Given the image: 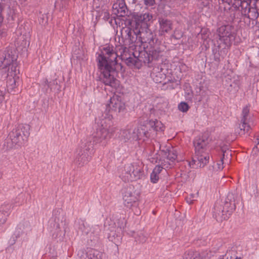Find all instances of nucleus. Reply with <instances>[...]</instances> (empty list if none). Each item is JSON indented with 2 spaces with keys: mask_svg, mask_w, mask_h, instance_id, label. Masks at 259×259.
I'll use <instances>...</instances> for the list:
<instances>
[{
  "mask_svg": "<svg viewBox=\"0 0 259 259\" xmlns=\"http://www.w3.org/2000/svg\"><path fill=\"white\" fill-rule=\"evenodd\" d=\"M97 66L101 72V78L106 85L116 89L119 85V81L115 77L116 66L118 65L117 58L119 57L113 46H105L97 53Z\"/></svg>",
  "mask_w": 259,
  "mask_h": 259,
  "instance_id": "1",
  "label": "nucleus"
},
{
  "mask_svg": "<svg viewBox=\"0 0 259 259\" xmlns=\"http://www.w3.org/2000/svg\"><path fill=\"white\" fill-rule=\"evenodd\" d=\"M112 118V115H109L101 120L93 135V145L100 144L105 146L112 137L116 131V128L113 126Z\"/></svg>",
  "mask_w": 259,
  "mask_h": 259,
  "instance_id": "2",
  "label": "nucleus"
},
{
  "mask_svg": "<svg viewBox=\"0 0 259 259\" xmlns=\"http://www.w3.org/2000/svg\"><path fill=\"white\" fill-rule=\"evenodd\" d=\"M93 144L90 141L82 142L81 145L76 149V155L74 162L80 167L87 164L92 158Z\"/></svg>",
  "mask_w": 259,
  "mask_h": 259,
  "instance_id": "3",
  "label": "nucleus"
},
{
  "mask_svg": "<svg viewBox=\"0 0 259 259\" xmlns=\"http://www.w3.org/2000/svg\"><path fill=\"white\" fill-rule=\"evenodd\" d=\"M30 126L27 124H20L16 126L9 134V138L12 146H20L26 141L30 135Z\"/></svg>",
  "mask_w": 259,
  "mask_h": 259,
  "instance_id": "4",
  "label": "nucleus"
},
{
  "mask_svg": "<svg viewBox=\"0 0 259 259\" xmlns=\"http://www.w3.org/2000/svg\"><path fill=\"white\" fill-rule=\"evenodd\" d=\"M142 34L140 31L137 28L132 29L130 27H125L121 31V36L124 39L125 46L134 44V46L136 47L140 46L142 43L146 42L147 40L142 37Z\"/></svg>",
  "mask_w": 259,
  "mask_h": 259,
  "instance_id": "5",
  "label": "nucleus"
},
{
  "mask_svg": "<svg viewBox=\"0 0 259 259\" xmlns=\"http://www.w3.org/2000/svg\"><path fill=\"white\" fill-rule=\"evenodd\" d=\"M140 194L136 193L134 188L132 187H128L125 189L123 194V200L124 206L127 207L132 208L134 210L135 213L139 215L140 211L137 209L139 204Z\"/></svg>",
  "mask_w": 259,
  "mask_h": 259,
  "instance_id": "6",
  "label": "nucleus"
},
{
  "mask_svg": "<svg viewBox=\"0 0 259 259\" xmlns=\"http://www.w3.org/2000/svg\"><path fill=\"white\" fill-rule=\"evenodd\" d=\"M142 175V170L139 165L130 163L125 165L121 176L124 182H130L140 179Z\"/></svg>",
  "mask_w": 259,
  "mask_h": 259,
  "instance_id": "7",
  "label": "nucleus"
},
{
  "mask_svg": "<svg viewBox=\"0 0 259 259\" xmlns=\"http://www.w3.org/2000/svg\"><path fill=\"white\" fill-rule=\"evenodd\" d=\"M218 39V47L220 49H225L231 45L232 37L231 29L228 26H222L217 30Z\"/></svg>",
  "mask_w": 259,
  "mask_h": 259,
  "instance_id": "8",
  "label": "nucleus"
},
{
  "mask_svg": "<svg viewBox=\"0 0 259 259\" xmlns=\"http://www.w3.org/2000/svg\"><path fill=\"white\" fill-rule=\"evenodd\" d=\"M120 58L125 61L126 65L131 67H135L140 68L142 64L138 61V58L136 57H132L128 53V49L124 46H121L119 49Z\"/></svg>",
  "mask_w": 259,
  "mask_h": 259,
  "instance_id": "9",
  "label": "nucleus"
},
{
  "mask_svg": "<svg viewBox=\"0 0 259 259\" xmlns=\"http://www.w3.org/2000/svg\"><path fill=\"white\" fill-rule=\"evenodd\" d=\"M246 7L242 11V14L247 18V20H245V23L248 21L247 23L249 29L253 28L254 24V21L258 17L259 12L255 7H251L248 3H246Z\"/></svg>",
  "mask_w": 259,
  "mask_h": 259,
  "instance_id": "10",
  "label": "nucleus"
},
{
  "mask_svg": "<svg viewBox=\"0 0 259 259\" xmlns=\"http://www.w3.org/2000/svg\"><path fill=\"white\" fill-rule=\"evenodd\" d=\"M112 111L120 112L125 108V103L122 97L117 95H114L110 98L109 103L108 104Z\"/></svg>",
  "mask_w": 259,
  "mask_h": 259,
  "instance_id": "11",
  "label": "nucleus"
},
{
  "mask_svg": "<svg viewBox=\"0 0 259 259\" xmlns=\"http://www.w3.org/2000/svg\"><path fill=\"white\" fill-rule=\"evenodd\" d=\"M163 69L160 68V70L158 68L153 69L151 76L153 78V80L156 83H162L163 82V84H165L168 83L174 82L175 81V79H169L166 78V75L162 71Z\"/></svg>",
  "mask_w": 259,
  "mask_h": 259,
  "instance_id": "12",
  "label": "nucleus"
},
{
  "mask_svg": "<svg viewBox=\"0 0 259 259\" xmlns=\"http://www.w3.org/2000/svg\"><path fill=\"white\" fill-rule=\"evenodd\" d=\"M151 133L147 130V127L144 125L135 128L133 131V139H142L151 137Z\"/></svg>",
  "mask_w": 259,
  "mask_h": 259,
  "instance_id": "13",
  "label": "nucleus"
},
{
  "mask_svg": "<svg viewBox=\"0 0 259 259\" xmlns=\"http://www.w3.org/2000/svg\"><path fill=\"white\" fill-rule=\"evenodd\" d=\"M195 147V154H200L206 152V148L208 144L207 140L200 137L196 138L193 142Z\"/></svg>",
  "mask_w": 259,
  "mask_h": 259,
  "instance_id": "14",
  "label": "nucleus"
},
{
  "mask_svg": "<svg viewBox=\"0 0 259 259\" xmlns=\"http://www.w3.org/2000/svg\"><path fill=\"white\" fill-rule=\"evenodd\" d=\"M10 51H0V69L5 68L12 63L13 57Z\"/></svg>",
  "mask_w": 259,
  "mask_h": 259,
  "instance_id": "15",
  "label": "nucleus"
},
{
  "mask_svg": "<svg viewBox=\"0 0 259 259\" xmlns=\"http://www.w3.org/2000/svg\"><path fill=\"white\" fill-rule=\"evenodd\" d=\"M158 22L159 24V33L161 35L168 33L172 28V23L169 20L160 18L158 19Z\"/></svg>",
  "mask_w": 259,
  "mask_h": 259,
  "instance_id": "16",
  "label": "nucleus"
},
{
  "mask_svg": "<svg viewBox=\"0 0 259 259\" xmlns=\"http://www.w3.org/2000/svg\"><path fill=\"white\" fill-rule=\"evenodd\" d=\"M5 51H10L11 52V55H12L13 57V61L12 63L10 65H8L5 68H4L5 71H8V74H13V76H16V73L17 71V64L16 62V56L13 52L12 50L10 48H7Z\"/></svg>",
  "mask_w": 259,
  "mask_h": 259,
  "instance_id": "17",
  "label": "nucleus"
},
{
  "mask_svg": "<svg viewBox=\"0 0 259 259\" xmlns=\"http://www.w3.org/2000/svg\"><path fill=\"white\" fill-rule=\"evenodd\" d=\"M19 78L17 76H13V74H8L7 80V88L9 92L15 93L17 87V83Z\"/></svg>",
  "mask_w": 259,
  "mask_h": 259,
  "instance_id": "18",
  "label": "nucleus"
},
{
  "mask_svg": "<svg viewBox=\"0 0 259 259\" xmlns=\"http://www.w3.org/2000/svg\"><path fill=\"white\" fill-rule=\"evenodd\" d=\"M149 127L156 132H161L164 130V126L163 123L157 119L150 120L148 123Z\"/></svg>",
  "mask_w": 259,
  "mask_h": 259,
  "instance_id": "19",
  "label": "nucleus"
},
{
  "mask_svg": "<svg viewBox=\"0 0 259 259\" xmlns=\"http://www.w3.org/2000/svg\"><path fill=\"white\" fill-rule=\"evenodd\" d=\"M127 8L124 3H120L119 5L114 4L113 11L114 14L119 17H123L126 15Z\"/></svg>",
  "mask_w": 259,
  "mask_h": 259,
  "instance_id": "20",
  "label": "nucleus"
},
{
  "mask_svg": "<svg viewBox=\"0 0 259 259\" xmlns=\"http://www.w3.org/2000/svg\"><path fill=\"white\" fill-rule=\"evenodd\" d=\"M250 130V126L247 122H241L235 128V133L238 134L240 136L244 135L247 133Z\"/></svg>",
  "mask_w": 259,
  "mask_h": 259,
  "instance_id": "21",
  "label": "nucleus"
},
{
  "mask_svg": "<svg viewBox=\"0 0 259 259\" xmlns=\"http://www.w3.org/2000/svg\"><path fill=\"white\" fill-rule=\"evenodd\" d=\"M197 159L199 163L200 167H203L209 161V157L207 152H203L200 154H195Z\"/></svg>",
  "mask_w": 259,
  "mask_h": 259,
  "instance_id": "22",
  "label": "nucleus"
},
{
  "mask_svg": "<svg viewBox=\"0 0 259 259\" xmlns=\"http://www.w3.org/2000/svg\"><path fill=\"white\" fill-rule=\"evenodd\" d=\"M162 169V167L160 165H156L153 169L152 172L150 175V179L151 182L156 183L159 180V174L160 173Z\"/></svg>",
  "mask_w": 259,
  "mask_h": 259,
  "instance_id": "23",
  "label": "nucleus"
},
{
  "mask_svg": "<svg viewBox=\"0 0 259 259\" xmlns=\"http://www.w3.org/2000/svg\"><path fill=\"white\" fill-rule=\"evenodd\" d=\"M148 53L152 61L158 60L160 57L162 56V52L160 48L158 47L152 49L149 51Z\"/></svg>",
  "mask_w": 259,
  "mask_h": 259,
  "instance_id": "24",
  "label": "nucleus"
},
{
  "mask_svg": "<svg viewBox=\"0 0 259 259\" xmlns=\"http://www.w3.org/2000/svg\"><path fill=\"white\" fill-rule=\"evenodd\" d=\"M138 58V61H139L140 63L141 64L143 62L145 64H148L152 62L149 53L146 51L140 52L139 56Z\"/></svg>",
  "mask_w": 259,
  "mask_h": 259,
  "instance_id": "25",
  "label": "nucleus"
},
{
  "mask_svg": "<svg viewBox=\"0 0 259 259\" xmlns=\"http://www.w3.org/2000/svg\"><path fill=\"white\" fill-rule=\"evenodd\" d=\"M231 154L230 153V151H225L223 152V154L222 156L221 157L220 160L218 161L216 165H214V168L217 170H222L224 168V161L225 159V156L227 157L228 155L231 156Z\"/></svg>",
  "mask_w": 259,
  "mask_h": 259,
  "instance_id": "26",
  "label": "nucleus"
},
{
  "mask_svg": "<svg viewBox=\"0 0 259 259\" xmlns=\"http://www.w3.org/2000/svg\"><path fill=\"white\" fill-rule=\"evenodd\" d=\"M230 204L229 203H226L223 206V209L222 210V218L224 219H227L229 218V215H230L233 212L234 208L231 207L229 209L227 208L229 207Z\"/></svg>",
  "mask_w": 259,
  "mask_h": 259,
  "instance_id": "27",
  "label": "nucleus"
},
{
  "mask_svg": "<svg viewBox=\"0 0 259 259\" xmlns=\"http://www.w3.org/2000/svg\"><path fill=\"white\" fill-rule=\"evenodd\" d=\"M250 114L249 113V108L248 106L244 107L242 111L241 121V122H248L250 119Z\"/></svg>",
  "mask_w": 259,
  "mask_h": 259,
  "instance_id": "28",
  "label": "nucleus"
},
{
  "mask_svg": "<svg viewBox=\"0 0 259 259\" xmlns=\"http://www.w3.org/2000/svg\"><path fill=\"white\" fill-rule=\"evenodd\" d=\"M153 18L151 14L149 13H146L143 14H140L137 16V20L141 23H147L150 21Z\"/></svg>",
  "mask_w": 259,
  "mask_h": 259,
  "instance_id": "29",
  "label": "nucleus"
},
{
  "mask_svg": "<svg viewBox=\"0 0 259 259\" xmlns=\"http://www.w3.org/2000/svg\"><path fill=\"white\" fill-rule=\"evenodd\" d=\"M184 259H201L199 253L193 250H188L184 254Z\"/></svg>",
  "mask_w": 259,
  "mask_h": 259,
  "instance_id": "30",
  "label": "nucleus"
},
{
  "mask_svg": "<svg viewBox=\"0 0 259 259\" xmlns=\"http://www.w3.org/2000/svg\"><path fill=\"white\" fill-rule=\"evenodd\" d=\"M120 137L126 141L133 138V132L132 133L130 129H124L120 131Z\"/></svg>",
  "mask_w": 259,
  "mask_h": 259,
  "instance_id": "31",
  "label": "nucleus"
},
{
  "mask_svg": "<svg viewBox=\"0 0 259 259\" xmlns=\"http://www.w3.org/2000/svg\"><path fill=\"white\" fill-rule=\"evenodd\" d=\"M166 156L165 157L170 160V162H174L175 163V160L177 158V154L176 151L174 149L168 150L167 153L166 154Z\"/></svg>",
  "mask_w": 259,
  "mask_h": 259,
  "instance_id": "32",
  "label": "nucleus"
},
{
  "mask_svg": "<svg viewBox=\"0 0 259 259\" xmlns=\"http://www.w3.org/2000/svg\"><path fill=\"white\" fill-rule=\"evenodd\" d=\"M174 162H170V160L166 157H164L162 160L161 165H160L162 167V169L170 168L174 166Z\"/></svg>",
  "mask_w": 259,
  "mask_h": 259,
  "instance_id": "33",
  "label": "nucleus"
},
{
  "mask_svg": "<svg viewBox=\"0 0 259 259\" xmlns=\"http://www.w3.org/2000/svg\"><path fill=\"white\" fill-rule=\"evenodd\" d=\"M223 244V240L221 238L213 239L212 241V246L214 249H218Z\"/></svg>",
  "mask_w": 259,
  "mask_h": 259,
  "instance_id": "34",
  "label": "nucleus"
},
{
  "mask_svg": "<svg viewBox=\"0 0 259 259\" xmlns=\"http://www.w3.org/2000/svg\"><path fill=\"white\" fill-rule=\"evenodd\" d=\"M189 106L185 102H181L178 105V108L180 111L186 112L189 109Z\"/></svg>",
  "mask_w": 259,
  "mask_h": 259,
  "instance_id": "35",
  "label": "nucleus"
},
{
  "mask_svg": "<svg viewBox=\"0 0 259 259\" xmlns=\"http://www.w3.org/2000/svg\"><path fill=\"white\" fill-rule=\"evenodd\" d=\"M254 142L256 144V145L253 148L252 153L253 154L256 155L259 152V138H257L255 140Z\"/></svg>",
  "mask_w": 259,
  "mask_h": 259,
  "instance_id": "36",
  "label": "nucleus"
},
{
  "mask_svg": "<svg viewBox=\"0 0 259 259\" xmlns=\"http://www.w3.org/2000/svg\"><path fill=\"white\" fill-rule=\"evenodd\" d=\"M5 94V89L4 88H0V103L4 100Z\"/></svg>",
  "mask_w": 259,
  "mask_h": 259,
  "instance_id": "37",
  "label": "nucleus"
},
{
  "mask_svg": "<svg viewBox=\"0 0 259 259\" xmlns=\"http://www.w3.org/2000/svg\"><path fill=\"white\" fill-rule=\"evenodd\" d=\"M7 218L5 213L0 211V224H4L6 221Z\"/></svg>",
  "mask_w": 259,
  "mask_h": 259,
  "instance_id": "38",
  "label": "nucleus"
},
{
  "mask_svg": "<svg viewBox=\"0 0 259 259\" xmlns=\"http://www.w3.org/2000/svg\"><path fill=\"white\" fill-rule=\"evenodd\" d=\"M145 4L148 6H152L155 3V0H144Z\"/></svg>",
  "mask_w": 259,
  "mask_h": 259,
  "instance_id": "39",
  "label": "nucleus"
},
{
  "mask_svg": "<svg viewBox=\"0 0 259 259\" xmlns=\"http://www.w3.org/2000/svg\"><path fill=\"white\" fill-rule=\"evenodd\" d=\"M2 8L1 6V4H0V24L3 22L4 18L2 15Z\"/></svg>",
  "mask_w": 259,
  "mask_h": 259,
  "instance_id": "40",
  "label": "nucleus"
},
{
  "mask_svg": "<svg viewBox=\"0 0 259 259\" xmlns=\"http://www.w3.org/2000/svg\"><path fill=\"white\" fill-rule=\"evenodd\" d=\"M218 259H233V257H231L230 258H229L228 256L225 255L220 256Z\"/></svg>",
  "mask_w": 259,
  "mask_h": 259,
  "instance_id": "41",
  "label": "nucleus"
},
{
  "mask_svg": "<svg viewBox=\"0 0 259 259\" xmlns=\"http://www.w3.org/2000/svg\"><path fill=\"white\" fill-rule=\"evenodd\" d=\"M256 8H257L258 11L259 12V0H257L256 1Z\"/></svg>",
  "mask_w": 259,
  "mask_h": 259,
  "instance_id": "42",
  "label": "nucleus"
},
{
  "mask_svg": "<svg viewBox=\"0 0 259 259\" xmlns=\"http://www.w3.org/2000/svg\"><path fill=\"white\" fill-rule=\"evenodd\" d=\"M104 17L107 18H109V14L108 13H105L104 14Z\"/></svg>",
  "mask_w": 259,
  "mask_h": 259,
  "instance_id": "43",
  "label": "nucleus"
},
{
  "mask_svg": "<svg viewBox=\"0 0 259 259\" xmlns=\"http://www.w3.org/2000/svg\"><path fill=\"white\" fill-rule=\"evenodd\" d=\"M241 258H242V257H236V258H233V259H241Z\"/></svg>",
  "mask_w": 259,
  "mask_h": 259,
  "instance_id": "44",
  "label": "nucleus"
}]
</instances>
